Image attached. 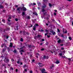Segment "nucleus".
Segmentation results:
<instances>
[{"label": "nucleus", "instance_id": "1", "mask_svg": "<svg viewBox=\"0 0 73 73\" xmlns=\"http://www.w3.org/2000/svg\"><path fill=\"white\" fill-rule=\"evenodd\" d=\"M20 10L22 11V10L23 11H27V8L24 7H23L22 8L21 7H19L17 9V10L18 11V13H20Z\"/></svg>", "mask_w": 73, "mask_h": 73}, {"label": "nucleus", "instance_id": "2", "mask_svg": "<svg viewBox=\"0 0 73 73\" xmlns=\"http://www.w3.org/2000/svg\"><path fill=\"white\" fill-rule=\"evenodd\" d=\"M45 8H46V5L44 4V5L42 7V11L43 12H44L45 11V10H44V9Z\"/></svg>", "mask_w": 73, "mask_h": 73}, {"label": "nucleus", "instance_id": "3", "mask_svg": "<svg viewBox=\"0 0 73 73\" xmlns=\"http://www.w3.org/2000/svg\"><path fill=\"white\" fill-rule=\"evenodd\" d=\"M41 72L42 73H48L47 72H45V69H42L41 70Z\"/></svg>", "mask_w": 73, "mask_h": 73}, {"label": "nucleus", "instance_id": "4", "mask_svg": "<svg viewBox=\"0 0 73 73\" xmlns=\"http://www.w3.org/2000/svg\"><path fill=\"white\" fill-rule=\"evenodd\" d=\"M36 26H38V25L37 24H35V25H34V27L33 28V30H34V31H35V30H36Z\"/></svg>", "mask_w": 73, "mask_h": 73}, {"label": "nucleus", "instance_id": "5", "mask_svg": "<svg viewBox=\"0 0 73 73\" xmlns=\"http://www.w3.org/2000/svg\"><path fill=\"white\" fill-rule=\"evenodd\" d=\"M63 32L64 33H67V31H66V29H63Z\"/></svg>", "mask_w": 73, "mask_h": 73}, {"label": "nucleus", "instance_id": "6", "mask_svg": "<svg viewBox=\"0 0 73 73\" xmlns=\"http://www.w3.org/2000/svg\"><path fill=\"white\" fill-rule=\"evenodd\" d=\"M6 61L7 62H9V59H7V58H5L4 60V62H6Z\"/></svg>", "mask_w": 73, "mask_h": 73}, {"label": "nucleus", "instance_id": "7", "mask_svg": "<svg viewBox=\"0 0 73 73\" xmlns=\"http://www.w3.org/2000/svg\"><path fill=\"white\" fill-rule=\"evenodd\" d=\"M20 52L21 53V54H23V53H22V52H24V50H23L21 51H20Z\"/></svg>", "mask_w": 73, "mask_h": 73}, {"label": "nucleus", "instance_id": "8", "mask_svg": "<svg viewBox=\"0 0 73 73\" xmlns=\"http://www.w3.org/2000/svg\"><path fill=\"white\" fill-rule=\"evenodd\" d=\"M38 64L39 66H40L41 67L42 66H43V64L41 63H39Z\"/></svg>", "mask_w": 73, "mask_h": 73}, {"label": "nucleus", "instance_id": "9", "mask_svg": "<svg viewBox=\"0 0 73 73\" xmlns=\"http://www.w3.org/2000/svg\"><path fill=\"white\" fill-rule=\"evenodd\" d=\"M24 15H25V12H23L22 13V16L23 17H24Z\"/></svg>", "mask_w": 73, "mask_h": 73}, {"label": "nucleus", "instance_id": "10", "mask_svg": "<svg viewBox=\"0 0 73 73\" xmlns=\"http://www.w3.org/2000/svg\"><path fill=\"white\" fill-rule=\"evenodd\" d=\"M36 3H31L30 4L31 6H33V5H35Z\"/></svg>", "mask_w": 73, "mask_h": 73}, {"label": "nucleus", "instance_id": "11", "mask_svg": "<svg viewBox=\"0 0 73 73\" xmlns=\"http://www.w3.org/2000/svg\"><path fill=\"white\" fill-rule=\"evenodd\" d=\"M54 64H52V66H50V69H53V68L54 67Z\"/></svg>", "mask_w": 73, "mask_h": 73}, {"label": "nucleus", "instance_id": "12", "mask_svg": "<svg viewBox=\"0 0 73 73\" xmlns=\"http://www.w3.org/2000/svg\"><path fill=\"white\" fill-rule=\"evenodd\" d=\"M26 19H30V16L28 15L26 17Z\"/></svg>", "mask_w": 73, "mask_h": 73}, {"label": "nucleus", "instance_id": "13", "mask_svg": "<svg viewBox=\"0 0 73 73\" xmlns=\"http://www.w3.org/2000/svg\"><path fill=\"white\" fill-rule=\"evenodd\" d=\"M50 32L52 33V35H54L56 34V33L54 32H53V31H50Z\"/></svg>", "mask_w": 73, "mask_h": 73}, {"label": "nucleus", "instance_id": "14", "mask_svg": "<svg viewBox=\"0 0 73 73\" xmlns=\"http://www.w3.org/2000/svg\"><path fill=\"white\" fill-rule=\"evenodd\" d=\"M37 3L38 6H40V5H41V3H40L39 2H38Z\"/></svg>", "mask_w": 73, "mask_h": 73}, {"label": "nucleus", "instance_id": "15", "mask_svg": "<svg viewBox=\"0 0 73 73\" xmlns=\"http://www.w3.org/2000/svg\"><path fill=\"white\" fill-rule=\"evenodd\" d=\"M33 15H36V16L37 15V13H36V12H33Z\"/></svg>", "mask_w": 73, "mask_h": 73}, {"label": "nucleus", "instance_id": "16", "mask_svg": "<svg viewBox=\"0 0 73 73\" xmlns=\"http://www.w3.org/2000/svg\"><path fill=\"white\" fill-rule=\"evenodd\" d=\"M56 64H58L60 63V61L58 60H57L56 62Z\"/></svg>", "mask_w": 73, "mask_h": 73}, {"label": "nucleus", "instance_id": "17", "mask_svg": "<svg viewBox=\"0 0 73 73\" xmlns=\"http://www.w3.org/2000/svg\"><path fill=\"white\" fill-rule=\"evenodd\" d=\"M11 16H10V17L9 18V19H8V21H9V22H10L11 21V20H9V19H11Z\"/></svg>", "mask_w": 73, "mask_h": 73}, {"label": "nucleus", "instance_id": "18", "mask_svg": "<svg viewBox=\"0 0 73 73\" xmlns=\"http://www.w3.org/2000/svg\"><path fill=\"white\" fill-rule=\"evenodd\" d=\"M48 5H49V6L50 7H52V4H50V3H48Z\"/></svg>", "mask_w": 73, "mask_h": 73}, {"label": "nucleus", "instance_id": "19", "mask_svg": "<svg viewBox=\"0 0 73 73\" xmlns=\"http://www.w3.org/2000/svg\"><path fill=\"white\" fill-rule=\"evenodd\" d=\"M12 46H12V43H10V44L9 45L10 47H12Z\"/></svg>", "mask_w": 73, "mask_h": 73}, {"label": "nucleus", "instance_id": "20", "mask_svg": "<svg viewBox=\"0 0 73 73\" xmlns=\"http://www.w3.org/2000/svg\"><path fill=\"white\" fill-rule=\"evenodd\" d=\"M43 1L45 3H47L48 2V0H43Z\"/></svg>", "mask_w": 73, "mask_h": 73}, {"label": "nucleus", "instance_id": "21", "mask_svg": "<svg viewBox=\"0 0 73 73\" xmlns=\"http://www.w3.org/2000/svg\"><path fill=\"white\" fill-rule=\"evenodd\" d=\"M61 40L60 39H59L58 41V43H60V42H61Z\"/></svg>", "mask_w": 73, "mask_h": 73}, {"label": "nucleus", "instance_id": "22", "mask_svg": "<svg viewBox=\"0 0 73 73\" xmlns=\"http://www.w3.org/2000/svg\"><path fill=\"white\" fill-rule=\"evenodd\" d=\"M26 67H27V66L25 64L24 65V66H23V68H26Z\"/></svg>", "mask_w": 73, "mask_h": 73}, {"label": "nucleus", "instance_id": "23", "mask_svg": "<svg viewBox=\"0 0 73 73\" xmlns=\"http://www.w3.org/2000/svg\"><path fill=\"white\" fill-rule=\"evenodd\" d=\"M68 38L70 40H72V38H71V37L69 36L68 37Z\"/></svg>", "mask_w": 73, "mask_h": 73}, {"label": "nucleus", "instance_id": "24", "mask_svg": "<svg viewBox=\"0 0 73 73\" xmlns=\"http://www.w3.org/2000/svg\"><path fill=\"white\" fill-rule=\"evenodd\" d=\"M3 8V6L0 5V8Z\"/></svg>", "mask_w": 73, "mask_h": 73}, {"label": "nucleus", "instance_id": "25", "mask_svg": "<svg viewBox=\"0 0 73 73\" xmlns=\"http://www.w3.org/2000/svg\"><path fill=\"white\" fill-rule=\"evenodd\" d=\"M58 8L59 10H61V9H62V7L60 8V7H59Z\"/></svg>", "mask_w": 73, "mask_h": 73}, {"label": "nucleus", "instance_id": "26", "mask_svg": "<svg viewBox=\"0 0 73 73\" xmlns=\"http://www.w3.org/2000/svg\"><path fill=\"white\" fill-rule=\"evenodd\" d=\"M59 55L60 56H62V53H60L59 54Z\"/></svg>", "mask_w": 73, "mask_h": 73}, {"label": "nucleus", "instance_id": "27", "mask_svg": "<svg viewBox=\"0 0 73 73\" xmlns=\"http://www.w3.org/2000/svg\"><path fill=\"white\" fill-rule=\"evenodd\" d=\"M40 36H41L40 35H38V36H37V37H38V38H40Z\"/></svg>", "mask_w": 73, "mask_h": 73}, {"label": "nucleus", "instance_id": "28", "mask_svg": "<svg viewBox=\"0 0 73 73\" xmlns=\"http://www.w3.org/2000/svg\"><path fill=\"white\" fill-rule=\"evenodd\" d=\"M21 41L23 42V38H21Z\"/></svg>", "mask_w": 73, "mask_h": 73}, {"label": "nucleus", "instance_id": "29", "mask_svg": "<svg viewBox=\"0 0 73 73\" xmlns=\"http://www.w3.org/2000/svg\"><path fill=\"white\" fill-rule=\"evenodd\" d=\"M2 21H3V22H4V23H5V20L4 19H2Z\"/></svg>", "mask_w": 73, "mask_h": 73}, {"label": "nucleus", "instance_id": "30", "mask_svg": "<svg viewBox=\"0 0 73 73\" xmlns=\"http://www.w3.org/2000/svg\"><path fill=\"white\" fill-rule=\"evenodd\" d=\"M16 52H17V51H16V50H14V51H13V52L14 53H16Z\"/></svg>", "mask_w": 73, "mask_h": 73}, {"label": "nucleus", "instance_id": "31", "mask_svg": "<svg viewBox=\"0 0 73 73\" xmlns=\"http://www.w3.org/2000/svg\"><path fill=\"white\" fill-rule=\"evenodd\" d=\"M66 58L68 59L69 61H70V60H71V59H70V58Z\"/></svg>", "mask_w": 73, "mask_h": 73}, {"label": "nucleus", "instance_id": "32", "mask_svg": "<svg viewBox=\"0 0 73 73\" xmlns=\"http://www.w3.org/2000/svg\"><path fill=\"white\" fill-rule=\"evenodd\" d=\"M35 61V60L34 59L33 60H32V62H34V61Z\"/></svg>", "mask_w": 73, "mask_h": 73}, {"label": "nucleus", "instance_id": "33", "mask_svg": "<svg viewBox=\"0 0 73 73\" xmlns=\"http://www.w3.org/2000/svg\"><path fill=\"white\" fill-rule=\"evenodd\" d=\"M54 14L55 16H56V15H57V14H56V13H54Z\"/></svg>", "mask_w": 73, "mask_h": 73}, {"label": "nucleus", "instance_id": "34", "mask_svg": "<svg viewBox=\"0 0 73 73\" xmlns=\"http://www.w3.org/2000/svg\"><path fill=\"white\" fill-rule=\"evenodd\" d=\"M15 20L16 21H18V19L16 18L15 19Z\"/></svg>", "mask_w": 73, "mask_h": 73}, {"label": "nucleus", "instance_id": "35", "mask_svg": "<svg viewBox=\"0 0 73 73\" xmlns=\"http://www.w3.org/2000/svg\"><path fill=\"white\" fill-rule=\"evenodd\" d=\"M43 31H44V30H41L40 31V32H43Z\"/></svg>", "mask_w": 73, "mask_h": 73}, {"label": "nucleus", "instance_id": "36", "mask_svg": "<svg viewBox=\"0 0 73 73\" xmlns=\"http://www.w3.org/2000/svg\"><path fill=\"white\" fill-rule=\"evenodd\" d=\"M48 56H46V59H48Z\"/></svg>", "mask_w": 73, "mask_h": 73}, {"label": "nucleus", "instance_id": "37", "mask_svg": "<svg viewBox=\"0 0 73 73\" xmlns=\"http://www.w3.org/2000/svg\"><path fill=\"white\" fill-rule=\"evenodd\" d=\"M44 59H45V58H46V56H44L43 57Z\"/></svg>", "mask_w": 73, "mask_h": 73}, {"label": "nucleus", "instance_id": "38", "mask_svg": "<svg viewBox=\"0 0 73 73\" xmlns=\"http://www.w3.org/2000/svg\"><path fill=\"white\" fill-rule=\"evenodd\" d=\"M28 47L29 48H31V47H32V46H31V45H29V46Z\"/></svg>", "mask_w": 73, "mask_h": 73}, {"label": "nucleus", "instance_id": "39", "mask_svg": "<svg viewBox=\"0 0 73 73\" xmlns=\"http://www.w3.org/2000/svg\"><path fill=\"white\" fill-rule=\"evenodd\" d=\"M45 31L46 32H48V30H47V29H46L45 30Z\"/></svg>", "mask_w": 73, "mask_h": 73}, {"label": "nucleus", "instance_id": "40", "mask_svg": "<svg viewBox=\"0 0 73 73\" xmlns=\"http://www.w3.org/2000/svg\"><path fill=\"white\" fill-rule=\"evenodd\" d=\"M57 30H58V32H60V30H59V29H57Z\"/></svg>", "mask_w": 73, "mask_h": 73}, {"label": "nucleus", "instance_id": "41", "mask_svg": "<svg viewBox=\"0 0 73 73\" xmlns=\"http://www.w3.org/2000/svg\"><path fill=\"white\" fill-rule=\"evenodd\" d=\"M30 73H33V72H32V71H30Z\"/></svg>", "mask_w": 73, "mask_h": 73}, {"label": "nucleus", "instance_id": "42", "mask_svg": "<svg viewBox=\"0 0 73 73\" xmlns=\"http://www.w3.org/2000/svg\"><path fill=\"white\" fill-rule=\"evenodd\" d=\"M24 71L25 72H27V69H25L24 70Z\"/></svg>", "mask_w": 73, "mask_h": 73}, {"label": "nucleus", "instance_id": "43", "mask_svg": "<svg viewBox=\"0 0 73 73\" xmlns=\"http://www.w3.org/2000/svg\"><path fill=\"white\" fill-rule=\"evenodd\" d=\"M10 69H11V70H13V68L12 67H11L10 68Z\"/></svg>", "mask_w": 73, "mask_h": 73}, {"label": "nucleus", "instance_id": "44", "mask_svg": "<svg viewBox=\"0 0 73 73\" xmlns=\"http://www.w3.org/2000/svg\"><path fill=\"white\" fill-rule=\"evenodd\" d=\"M61 37H64V35H61Z\"/></svg>", "mask_w": 73, "mask_h": 73}, {"label": "nucleus", "instance_id": "45", "mask_svg": "<svg viewBox=\"0 0 73 73\" xmlns=\"http://www.w3.org/2000/svg\"><path fill=\"white\" fill-rule=\"evenodd\" d=\"M9 38V36H6V38Z\"/></svg>", "mask_w": 73, "mask_h": 73}, {"label": "nucleus", "instance_id": "46", "mask_svg": "<svg viewBox=\"0 0 73 73\" xmlns=\"http://www.w3.org/2000/svg\"><path fill=\"white\" fill-rule=\"evenodd\" d=\"M47 37H48V38H49V37H50V36L49 35H47Z\"/></svg>", "mask_w": 73, "mask_h": 73}, {"label": "nucleus", "instance_id": "47", "mask_svg": "<svg viewBox=\"0 0 73 73\" xmlns=\"http://www.w3.org/2000/svg\"><path fill=\"white\" fill-rule=\"evenodd\" d=\"M48 35V33H46L45 34V36H46V35Z\"/></svg>", "mask_w": 73, "mask_h": 73}, {"label": "nucleus", "instance_id": "48", "mask_svg": "<svg viewBox=\"0 0 73 73\" xmlns=\"http://www.w3.org/2000/svg\"><path fill=\"white\" fill-rule=\"evenodd\" d=\"M17 64H19L20 63V62L19 61H18L17 62Z\"/></svg>", "mask_w": 73, "mask_h": 73}, {"label": "nucleus", "instance_id": "49", "mask_svg": "<svg viewBox=\"0 0 73 73\" xmlns=\"http://www.w3.org/2000/svg\"><path fill=\"white\" fill-rule=\"evenodd\" d=\"M61 50H64V48L62 47L61 48Z\"/></svg>", "mask_w": 73, "mask_h": 73}, {"label": "nucleus", "instance_id": "50", "mask_svg": "<svg viewBox=\"0 0 73 73\" xmlns=\"http://www.w3.org/2000/svg\"><path fill=\"white\" fill-rule=\"evenodd\" d=\"M63 53H65V51H63Z\"/></svg>", "mask_w": 73, "mask_h": 73}, {"label": "nucleus", "instance_id": "51", "mask_svg": "<svg viewBox=\"0 0 73 73\" xmlns=\"http://www.w3.org/2000/svg\"><path fill=\"white\" fill-rule=\"evenodd\" d=\"M54 12H57V10H54Z\"/></svg>", "mask_w": 73, "mask_h": 73}, {"label": "nucleus", "instance_id": "52", "mask_svg": "<svg viewBox=\"0 0 73 73\" xmlns=\"http://www.w3.org/2000/svg\"><path fill=\"white\" fill-rule=\"evenodd\" d=\"M44 50V48H42L41 49V50Z\"/></svg>", "mask_w": 73, "mask_h": 73}, {"label": "nucleus", "instance_id": "53", "mask_svg": "<svg viewBox=\"0 0 73 73\" xmlns=\"http://www.w3.org/2000/svg\"><path fill=\"white\" fill-rule=\"evenodd\" d=\"M67 0L68 1H72V0Z\"/></svg>", "mask_w": 73, "mask_h": 73}, {"label": "nucleus", "instance_id": "54", "mask_svg": "<svg viewBox=\"0 0 73 73\" xmlns=\"http://www.w3.org/2000/svg\"><path fill=\"white\" fill-rule=\"evenodd\" d=\"M44 39H42V41H44Z\"/></svg>", "mask_w": 73, "mask_h": 73}, {"label": "nucleus", "instance_id": "55", "mask_svg": "<svg viewBox=\"0 0 73 73\" xmlns=\"http://www.w3.org/2000/svg\"><path fill=\"white\" fill-rule=\"evenodd\" d=\"M62 57L63 58H65L66 57L65 56H62Z\"/></svg>", "mask_w": 73, "mask_h": 73}, {"label": "nucleus", "instance_id": "56", "mask_svg": "<svg viewBox=\"0 0 73 73\" xmlns=\"http://www.w3.org/2000/svg\"><path fill=\"white\" fill-rule=\"evenodd\" d=\"M11 61H12L13 62V61H14V60L13 59H11Z\"/></svg>", "mask_w": 73, "mask_h": 73}, {"label": "nucleus", "instance_id": "57", "mask_svg": "<svg viewBox=\"0 0 73 73\" xmlns=\"http://www.w3.org/2000/svg\"><path fill=\"white\" fill-rule=\"evenodd\" d=\"M17 71H18V70H17V69H16V72H17Z\"/></svg>", "mask_w": 73, "mask_h": 73}, {"label": "nucleus", "instance_id": "58", "mask_svg": "<svg viewBox=\"0 0 73 73\" xmlns=\"http://www.w3.org/2000/svg\"><path fill=\"white\" fill-rule=\"evenodd\" d=\"M46 25L48 26V25H49V24H48V23H46Z\"/></svg>", "mask_w": 73, "mask_h": 73}, {"label": "nucleus", "instance_id": "59", "mask_svg": "<svg viewBox=\"0 0 73 73\" xmlns=\"http://www.w3.org/2000/svg\"><path fill=\"white\" fill-rule=\"evenodd\" d=\"M3 12H5V10H3Z\"/></svg>", "mask_w": 73, "mask_h": 73}, {"label": "nucleus", "instance_id": "60", "mask_svg": "<svg viewBox=\"0 0 73 73\" xmlns=\"http://www.w3.org/2000/svg\"><path fill=\"white\" fill-rule=\"evenodd\" d=\"M36 37H37V36H36V37H34V38H35V39H36Z\"/></svg>", "mask_w": 73, "mask_h": 73}, {"label": "nucleus", "instance_id": "61", "mask_svg": "<svg viewBox=\"0 0 73 73\" xmlns=\"http://www.w3.org/2000/svg\"><path fill=\"white\" fill-rule=\"evenodd\" d=\"M38 8L39 9V10H40V7H38Z\"/></svg>", "mask_w": 73, "mask_h": 73}, {"label": "nucleus", "instance_id": "62", "mask_svg": "<svg viewBox=\"0 0 73 73\" xmlns=\"http://www.w3.org/2000/svg\"><path fill=\"white\" fill-rule=\"evenodd\" d=\"M15 7H18V6H17V5H16L15 6Z\"/></svg>", "mask_w": 73, "mask_h": 73}, {"label": "nucleus", "instance_id": "63", "mask_svg": "<svg viewBox=\"0 0 73 73\" xmlns=\"http://www.w3.org/2000/svg\"><path fill=\"white\" fill-rule=\"evenodd\" d=\"M55 37H56V38H58V36H55Z\"/></svg>", "mask_w": 73, "mask_h": 73}, {"label": "nucleus", "instance_id": "64", "mask_svg": "<svg viewBox=\"0 0 73 73\" xmlns=\"http://www.w3.org/2000/svg\"><path fill=\"white\" fill-rule=\"evenodd\" d=\"M61 46H63L64 45L63 44H60Z\"/></svg>", "mask_w": 73, "mask_h": 73}]
</instances>
